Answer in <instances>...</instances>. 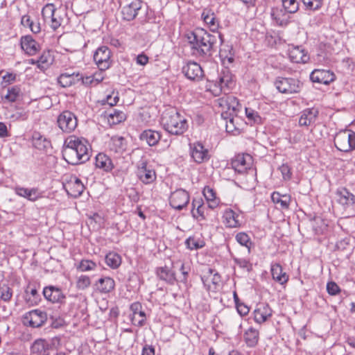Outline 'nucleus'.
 <instances>
[{"mask_svg":"<svg viewBox=\"0 0 355 355\" xmlns=\"http://www.w3.org/2000/svg\"><path fill=\"white\" fill-rule=\"evenodd\" d=\"M89 149V145L85 139L70 135L64 139L62 157L71 165L85 163L90 157Z\"/></svg>","mask_w":355,"mask_h":355,"instance_id":"f257e3e1","label":"nucleus"},{"mask_svg":"<svg viewBox=\"0 0 355 355\" xmlns=\"http://www.w3.org/2000/svg\"><path fill=\"white\" fill-rule=\"evenodd\" d=\"M220 35L211 34L203 28H196L188 36L189 43L192 45L193 54L198 56L208 57L212 51Z\"/></svg>","mask_w":355,"mask_h":355,"instance_id":"f03ea898","label":"nucleus"},{"mask_svg":"<svg viewBox=\"0 0 355 355\" xmlns=\"http://www.w3.org/2000/svg\"><path fill=\"white\" fill-rule=\"evenodd\" d=\"M161 123L168 132L175 135H182L188 128L185 117L172 107L166 108L163 112Z\"/></svg>","mask_w":355,"mask_h":355,"instance_id":"7ed1b4c3","label":"nucleus"},{"mask_svg":"<svg viewBox=\"0 0 355 355\" xmlns=\"http://www.w3.org/2000/svg\"><path fill=\"white\" fill-rule=\"evenodd\" d=\"M218 101L219 105L223 110L222 115H229L228 117H230V124L226 125V130L227 132H232L233 131V116L237 115V112L241 108V105L237 98L234 96L222 97L218 99Z\"/></svg>","mask_w":355,"mask_h":355,"instance_id":"20e7f679","label":"nucleus"},{"mask_svg":"<svg viewBox=\"0 0 355 355\" xmlns=\"http://www.w3.org/2000/svg\"><path fill=\"white\" fill-rule=\"evenodd\" d=\"M334 145L342 152L348 153L355 150V132L350 130H344L336 133Z\"/></svg>","mask_w":355,"mask_h":355,"instance_id":"39448f33","label":"nucleus"},{"mask_svg":"<svg viewBox=\"0 0 355 355\" xmlns=\"http://www.w3.org/2000/svg\"><path fill=\"white\" fill-rule=\"evenodd\" d=\"M275 85L279 92L288 94L298 93L301 89L300 81L291 78L279 77Z\"/></svg>","mask_w":355,"mask_h":355,"instance_id":"423d86ee","label":"nucleus"},{"mask_svg":"<svg viewBox=\"0 0 355 355\" xmlns=\"http://www.w3.org/2000/svg\"><path fill=\"white\" fill-rule=\"evenodd\" d=\"M57 123L62 132L71 133L76 128L78 125V119L73 113L70 111L65 110L58 115Z\"/></svg>","mask_w":355,"mask_h":355,"instance_id":"0eeeda50","label":"nucleus"},{"mask_svg":"<svg viewBox=\"0 0 355 355\" xmlns=\"http://www.w3.org/2000/svg\"><path fill=\"white\" fill-rule=\"evenodd\" d=\"M234 81L233 76L229 69H225L221 71L218 78V80L214 85V91L216 93H226L233 87Z\"/></svg>","mask_w":355,"mask_h":355,"instance_id":"6e6552de","label":"nucleus"},{"mask_svg":"<svg viewBox=\"0 0 355 355\" xmlns=\"http://www.w3.org/2000/svg\"><path fill=\"white\" fill-rule=\"evenodd\" d=\"M189 193L182 189H179L171 193L169 204L175 209L182 210L189 202Z\"/></svg>","mask_w":355,"mask_h":355,"instance_id":"1a4fd4ad","label":"nucleus"},{"mask_svg":"<svg viewBox=\"0 0 355 355\" xmlns=\"http://www.w3.org/2000/svg\"><path fill=\"white\" fill-rule=\"evenodd\" d=\"M111 51L105 46H100L94 55V60L98 69L102 71L107 69L111 64Z\"/></svg>","mask_w":355,"mask_h":355,"instance_id":"9d476101","label":"nucleus"},{"mask_svg":"<svg viewBox=\"0 0 355 355\" xmlns=\"http://www.w3.org/2000/svg\"><path fill=\"white\" fill-rule=\"evenodd\" d=\"M58 342V338L46 340L38 339L31 346V355H49L50 351L53 349L55 343Z\"/></svg>","mask_w":355,"mask_h":355,"instance_id":"9b49d317","label":"nucleus"},{"mask_svg":"<svg viewBox=\"0 0 355 355\" xmlns=\"http://www.w3.org/2000/svg\"><path fill=\"white\" fill-rule=\"evenodd\" d=\"M252 164V157L249 154H238L232 159V168L239 173H244L250 169Z\"/></svg>","mask_w":355,"mask_h":355,"instance_id":"f8f14e48","label":"nucleus"},{"mask_svg":"<svg viewBox=\"0 0 355 355\" xmlns=\"http://www.w3.org/2000/svg\"><path fill=\"white\" fill-rule=\"evenodd\" d=\"M28 141L31 143L33 148L41 152H47L52 148L51 141L37 131L33 132Z\"/></svg>","mask_w":355,"mask_h":355,"instance_id":"ddd939ff","label":"nucleus"},{"mask_svg":"<svg viewBox=\"0 0 355 355\" xmlns=\"http://www.w3.org/2000/svg\"><path fill=\"white\" fill-rule=\"evenodd\" d=\"M137 175L144 184H150L156 179L155 171L147 168V162L141 159L137 165Z\"/></svg>","mask_w":355,"mask_h":355,"instance_id":"4468645a","label":"nucleus"},{"mask_svg":"<svg viewBox=\"0 0 355 355\" xmlns=\"http://www.w3.org/2000/svg\"><path fill=\"white\" fill-rule=\"evenodd\" d=\"M43 295L52 303L62 304L66 298L61 289L53 286H46L43 289Z\"/></svg>","mask_w":355,"mask_h":355,"instance_id":"2eb2a0df","label":"nucleus"},{"mask_svg":"<svg viewBox=\"0 0 355 355\" xmlns=\"http://www.w3.org/2000/svg\"><path fill=\"white\" fill-rule=\"evenodd\" d=\"M336 195L338 202L345 209L351 208L355 204V196L346 188L341 187L336 190Z\"/></svg>","mask_w":355,"mask_h":355,"instance_id":"dca6fc26","label":"nucleus"},{"mask_svg":"<svg viewBox=\"0 0 355 355\" xmlns=\"http://www.w3.org/2000/svg\"><path fill=\"white\" fill-rule=\"evenodd\" d=\"M310 78L313 83L328 85L334 80L335 74L329 70L315 69L311 72Z\"/></svg>","mask_w":355,"mask_h":355,"instance_id":"f3484780","label":"nucleus"},{"mask_svg":"<svg viewBox=\"0 0 355 355\" xmlns=\"http://www.w3.org/2000/svg\"><path fill=\"white\" fill-rule=\"evenodd\" d=\"M288 56L291 61L295 63H306L309 60L307 52L301 46H290Z\"/></svg>","mask_w":355,"mask_h":355,"instance_id":"a211bd4d","label":"nucleus"},{"mask_svg":"<svg viewBox=\"0 0 355 355\" xmlns=\"http://www.w3.org/2000/svg\"><path fill=\"white\" fill-rule=\"evenodd\" d=\"M141 6V1L134 0L130 3L123 7L121 11L123 19L127 21L133 20L137 16Z\"/></svg>","mask_w":355,"mask_h":355,"instance_id":"6ab92c4d","label":"nucleus"},{"mask_svg":"<svg viewBox=\"0 0 355 355\" xmlns=\"http://www.w3.org/2000/svg\"><path fill=\"white\" fill-rule=\"evenodd\" d=\"M191 155L193 160L198 164L209 159L208 150L200 143L191 145Z\"/></svg>","mask_w":355,"mask_h":355,"instance_id":"aec40b11","label":"nucleus"},{"mask_svg":"<svg viewBox=\"0 0 355 355\" xmlns=\"http://www.w3.org/2000/svg\"><path fill=\"white\" fill-rule=\"evenodd\" d=\"M182 71L185 76L193 80H199L203 76V71L196 62H189L183 67Z\"/></svg>","mask_w":355,"mask_h":355,"instance_id":"412c9836","label":"nucleus"},{"mask_svg":"<svg viewBox=\"0 0 355 355\" xmlns=\"http://www.w3.org/2000/svg\"><path fill=\"white\" fill-rule=\"evenodd\" d=\"M24 319L31 327H39L45 322L46 315L39 310H33L26 313Z\"/></svg>","mask_w":355,"mask_h":355,"instance_id":"4be33fe9","label":"nucleus"},{"mask_svg":"<svg viewBox=\"0 0 355 355\" xmlns=\"http://www.w3.org/2000/svg\"><path fill=\"white\" fill-rule=\"evenodd\" d=\"M130 310L132 312L131 320L133 324L143 326L146 320V314L142 311V306L139 302H134L130 305Z\"/></svg>","mask_w":355,"mask_h":355,"instance_id":"5701e85b","label":"nucleus"},{"mask_svg":"<svg viewBox=\"0 0 355 355\" xmlns=\"http://www.w3.org/2000/svg\"><path fill=\"white\" fill-rule=\"evenodd\" d=\"M65 189L68 195L77 198L79 197L84 191L85 187L82 182L76 178L71 180L65 186Z\"/></svg>","mask_w":355,"mask_h":355,"instance_id":"b1692460","label":"nucleus"},{"mask_svg":"<svg viewBox=\"0 0 355 355\" xmlns=\"http://www.w3.org/2000/svg\"><path fill=\"white\" fill-rule=\"evenodd\" d=\"M270 272L272 279L281 285L286 284L288 281V275L286 272H283V268L279 263H272L271 265Z\"/></svg>","mask_w":355,"mask_h":355,"instance_id":"393cba45","label":"nucleus"},{"mask_svg":"<svg viewBox=\"0 0 355 355\" xmlns=\"http://www.w3.org/2000/svg\"><path fill=\"white\" fill-rule=\"evenodd\" d=\"M202 281L208 289L211 288V286H216L220 282V276L211 268H207L201 277Z\"/></svg>","mask_w":355,"mask_h":355,"instance_id":"a878e982","label":"nucleus"},{"mask_svg":"<svg viewBox=\"0 0 355 355\" xmlns=\"http://www.w3.org/2000/svg\"><path fill=\"white\" fill-rule=\"evenodd\" d=\"M40 50V45L31 35L24 36V51L28 55H35Z\"/></svg>","mask_w":355,"mask_h":355,"instance_id":"bb28decb","label":"nucleus"},{"mask_svg":"<svg viewBox=\"0 0 355 355\" xmlns=\"http://www.w3.org/2000/svg\"><path fill=\"white\" fill-rule=\"evenodd\" d=\"M272 201L279 205L282 209H288L291 200V197L288 194H281L278 191H274L271 195Z\"/></svg>","mask_w":355,"mask_h":355,"instance_id":"cd10ccee","label":"nucleus"},{"mask_svg":"<svg viewBox=\"0 0 355 355\" xmlns=\"http://www.w3.org/2000/svg\"><path fill=\"white\" fill-rule=\"evenodd\" d=\"M157 275L160 279L170 284H173L175 282L177 281L174 271L167 266L158 268L157 269Z\"/></svg>","mask_w":355,"mask_h":355,"instance_id":"c85d7f7f","label":"nucleus"},{"mask_svg":"<svg viewBox=\"0 0 355 355\" xmlns=\"http://www.w3.org/2000/svg\"><path fill=\"white\" fill-rule=\"evenodd\" d=\"M272 311L268 305L261 304L254 311V318L257 323H263L271 316Z\"/></svg>","mask_w":355,"mask_h":355,"instance_id":"c756f323","label":"nucleus"},{"mask_svg":"<svg viewBox=\"0 0 355 355\" xmlns=\"http://www.w3.org/2000/svg\"><path fill=\"white\" fill-rule=\"evenodd\" d=\"M142 141L146 142L150 146H155L161 138L160 134L152 130H144L139 137Z\"/></svg>","mask_w":355,"mask_h":355,"instance_id":"7c9ffc66","label":"nucleus"},{"mask_svg":"<svg viewBox=\"0 0 355 355\" xmlns=\"http://www.w3.org/2000/svg\"><path fill=\"white\" fill-rule=\"evenodd\" d=\"M96 166L103 171L108 172L114 168V164L111 159L104 153H98L96 156Z\"/></svg>","mask_w":355,"mask_h":355,"instance_id":"2f4dec72","label":"nucleus"},{"mask_svg":"<svg viewBox=\"0 0 355 355\" xmlns=\"http://www.w3.org/2000/svg\"><path fill=\"white\" fill-rule=\"evenodd\" d=\"M239 214L232 209H227L224 212L223 218L225 225L228 227L234 228L241 226V222L239 219Z\"/></svg>","mask_w":355,"mask_h":355,"instance_id":"473e14b6","label":"nucleus"},{"mask_svg":"<svg viewBox=\"0 0 355 355\" xmlns=\"http://www.w3.org/2000/svg\"><path fill=\"white\" fill-rule=\"evenodd\" d=\"M318 113V112L314 109L305 110L299 119V124L302 126L310 125L315 122Z\"/></svg>","mask_w":355,"mask_h":355,"instance_id":"72a5a7b5","label":"nucleus"},{"mask_svg":"<svg viewBox=\"0 0 355 355\" xmlns=\"http://www.w3.org/2000/svg\"><path fill=\"white\" fill-rule=\"evenodd\" d=\"M115 283L113 279L109 277L101 278L96 283V289L103 293H107L112 291Z\"/></svg>","mask_w":355,"mask_h":355,"instance_id":"f704fd0d","label":"nucleus"},{"mask_svg":"<svg viewBox=\"0 0 355 355\" xmlns=\"http://www.w3.org/2000/svg\"><path fill=\"white\" fill-rule=\"evenodd\" d=\"M259 339V331L252 327L249 328L244 333V340L249 347H254L257 345Z\"/></svg>","mask_w":355,"mask_h":355,"instance_id":"c9c22d12","label":"nucleus"},{"mask_svg":"<svg viewBox=\"0 0 355 355\" xmlns=\"http://www.w3.org/2000/svg\"><path fill=\"white\" fill-rule=\"evenodd\" d=\"M108 123L110 125H116L122 121H125L126 119L125 114L117 110H110L109 112H105Z\"/></svg>","mask_w":355,"mask_h":355,"instance_id":"e433bc0d","label":"nucleus"},{"mask_svg":"<svg viewBox=\"0 0 355 355\" xmlns=\"http://www.w3.org/2000/svg\"><path fill=\"white\" fill-rule=\"evenodd\" d=\"M191 214L194 218L198 221L205 219V207L200 200H193L192 201Z\"/></svg>","mask_w":355,"mask_h":355,"instance_id":"4c0bfd02","label":"nucleus"},{"mask_svg":"<svg viewBox=\"0 0 355 355\" xmlns=\"http://www.w3.org/2000/svg\"><path fill=\"white\" fill-rule=\"evenodd\" d=\"M203 21L209 26L212 31H215L218 27V21L216 16L210 10H204L202 13Z\"/></svg>","mask_w":355,"mask_h":355,"instance_id":"58836bf2","label":"nucleus"},{"mask_svg":"<svg viewBox=\"0 0 355 355\" xmlns=\"http://www.w3.org/2000/svg\"><path fill=\"white\" fill-rule=\"evenodd\" d=\"M53 55L50 51H44L37 60V67L41 70H44L53 63Z\"/></svg>","mask_w":355,"mask_h":355,"instance_id":"ea45409f","label":"nucleus"},{"mask_svg":"<svg viewBox=\"0 0 355 355\" xmlns=\"http://www.w3.org/2000/svg\"><path fill=\"white\" fill-rule=\"evenodd\" d=\"M203 194L209 208L214 209L218 206V200L216 199V193L212 189L209 187L205 188Z\"/></svg>","mask_w":355,"mask_h":355,"instance_id":"a19ab883","label":"nucleus"},{"mask_svg":"<svg viewBox=\"0 0 355 355\" xmlns=\"http://www.w3.org/2000/svg\"><path fill=\"white\" fill-rule=\"evenodd\" d=\"M105 262L108 266L115 269L121 265V258L117 253L109 252L105 256Z\"/></svg>","mask_w":355,"mask_h":355,"instance_id":"79ce46f5","label":"nucleus"},{"mask_svg":"<svg viewBox=\"0 0 355 355\" xmlns=\"http://www.w3.org/2000/svg\"><path fill=\"white\" fill-rule=\"evenodd\" d=\"M42 196V193L37 188L24 189V198L31 201H35Z\"/></svg>","mask_w":355,"mask_h":355,"instance_id":"37998d69","label":"nucleus"},{"mask_svg":"<svg viewBox=\"0 0 355 355\" xmlns=\"http://www.w3.org/2000/svg\"><path fill=\"white\" fill-rule=\"evenodd\" d=\"M96 266V263L93 261L89 259H83L77 265L76 268L80 272H87L94 270Z\"/></svg>","mask_w":355,"mask_h":355,"instance_id":"c03bdc74","label":"nucleus"},{"mask_svg":"<svg viewBox=\"0 0 355 355\" xmlns=\"http://www.w3.org/2000/svg\"><path fill=\"white\" fill-rule=\"evenodd\" d=\"M58 83L63 87H69L75 83L76 78L74 73H62L58 78Z\"/></svg>","mask_w":355,"mask_h":355,"instance_id":"a18cd8bd","label":"nucleus"},{"mask_svg":"<svg viewBox=\"0 0 355 355\" xmlns=\"http://www.w3.org/2000/svg\"><path fill=\"white\" fill-rule=\"evenodd\" d=\"M28 290L26 291V302L29 306H34L38 303L40 301V295L37 293V291L36 288H31L30 290V295L28 294Z\"/></svg>","mask_w":355,"mask_h":355,"instance_id":"49530a36","label":"nucleus"},{"mask_svg":"<svg viewBox=\"0 0 355 355\" xmlns=\"http://www.w3.org/2000/svg\"><path fill=\"white\" fill-rule=\"evenodd\" d=\"M123 138L121 137H114L112 138L110 148L111 150L115 153L121 152L123 150Z\"/></svg>","mask_w":355,"mask_h":355,"instance_id":"de8ad7c7","label":"nucleus"},{"mask_svg":"<svg viewBox=\"0 0 355 355\" xmlns=\"http://www.w3.org/2000/svg\"><path fill=\"white\" fill-rule=\"evenodd\" d=\"M236 241L240 243L241 245L246 247L250 252L252 241L250 240V236L245 232H239L236 235Z\"/></svg>","mask_w":355,"mask_h":355,"instance_id":"09e8293b","label":"nucleus"},{"mask_svg":"<svg viewBox=\"0 0 355 355\" xmlns=\"http://www.w3.org/2000/svg\"><path fill=\"white\" fill-rule=\"evenodd\" d=\"M20 92L21 89L19 87L15 86L11 88H8L7 94L4 96V98L8 102H14L16 101L17 97L19 96Z\"/></svg>","mask_w":355,"mask_h":355,"instance_id":"8fccbe9b","label":"nucleus"},{"mask_svg":"<svg viewBox=\"0 0 355 355\" xmlns=\"http://www.w3.org/2000/svg\"><path fill=\"white\" fill-rule=\"evenodd\" d=\"M285 10L289 13H295L299 9L297 0H282Z\"/></svg>","mask_w":355,"mask_h":355,"instance_id":"3c124183","label":"nucleus"},{"mask_svg":"<svg viewBox=\"0 0 355 355\" xmlns=\"http://www.w3.org/2000/svg\"><path fill=\"white\" fill-rule=\"evenodd\" d=\"M187 248L190 250H198L202 248L205 243L202 241L196 239L194 237H189L185 242Z\"/></svg>","mask_w":355,"mask_h":355,"instance_id":"603ef678","label":"nucleus"},{"mask_svg":"<svg viewBox=\"0 0 355 355\" xmlns=\"http://www.w3.org/2000/svg\"><path fill=\"white\" fill-rule=\"evenodd\" d=\"M57 10L53 4L46 5L42 10V15L44 19L47 22L49 19L56 12Z\"/></svg>","mask_w":355,"mask_h":355,"instance_id":"864d4df0","label":"nucleus"},{"mask_svg":"<svg viewBox=\"0 0 355 355\" xmlns=\"http://www.w3.org/2000/svg\"><path fill=\"white\" fill-rule=\"evenodd\" d=\"M62 17L58 11L49 19L48 23L54 31L57 30L62 24Z\"/></svg>","mask_w":355,"mask_h":355,"instance_id":"5fc2aeb1","label":"nucleus"},{"mask_svg":"<svg viewBox=\"0 0 355 355\" xmlns=\"http://www.w3.org/2000/svg\"><path fill=\"white\" fill-rule=\"evenodd\" d=\"M91 284L90 278L87 275H81L78 277L76 282V287L80 290H85Z\"/></svg>","mask_w":355,"mask_h":355,"instance_id":"6e6d98bb","label":"nucleus"},{"mask_svg":"<svg viewBox=\"0 0 355 355\" xmlns=\"http://www.w3.org/2000/svg\"><path fill=\"white\" fill-rule=\"evenodd\" d=\"M11 289L6 284L0 286V299L4 302L8 301L12 297Z\"/></svg>","mask_w":355,"mask_h":355,"instance_id":"4d7b16f0","label":"nucleus"},{"mask_svg":"<svg viewBox=\"0 0 355 355\" xmlns=\"http://www.w3.org/2000/svg\"><path fill=\"white\" fill-rule=\"evenodd\" d=\"M307 8L313 10L320 9L322 4L323 0H302Z\"/></svg>","mask_w":355,"mask_h":355,"instance_id":"13d9d810","label":"nucleus"},{"mask_svg":"<svg viewBox=\"0 0 355 355\" xmlns=\"http://www.w3.org/2000/svg\"><path fill=\"white\" fill-rule=\"evenodd\" d=\"M26 19V25L28 26L30 30L33 33H38L41 31L40 24L38 22H35L31 19L30 16H24V19Z\"/></svg>","mask_w":355,"mask_h":355,"instance_id":"bf43d9fd","label":"nucleus"},{"mask_svg":"<svg viewBox=\"0 0 355 355\" xmlns=\"http://www.w3.org/2000/svg\"><path fill=\"white\" fill-rule=\"evenodd\" d=\"M234 262L241 268L245 269L248 272H250L252 269V263L245 259H234Z\"/></svg>","mask_w":355,"mask_h":355,"instance_id":"052dcab7","label":"nucleus"},{"mask_svg":"<svg viewBox=\"0 0 355 355\" xmlns=\"http://www.w3.org/2000/svg\"><path fill=\"white\" fill-rule=\"evenodd\" d=\"M279 171L282 175V178L284 180H289L291 178L292 173L291 171V168L288 164H282L279 167Z\"/></svg>","mask_w":355,"mask_h":355,"instance_id":"680f3d73","label":"nucleus"},{"mask_svg":"<svg viewBox=\"0 0 355 355\" xmlns=\"http://www.w3.org/2000/svg\"><path fill=\"white\" fill-rule=\"evenodd\" d=\"M327 291L331 295H335L340 292L339 286L334 282H330L327 285Z\"/></svg>","mask_w":355,"mask_h":355,"instance_id":"e2e57ef3","label":"nucleus"},{"mask_svg":"<svg viewBox=\"0 0 355 355\" xmlns=\"http://www.w3.org/2000/svg\"><path fill=\"white\" fill-rule=\"evenodd\" d=\"M245 113L247 117L254 122H257L260 119L257 113L250 108H245Z\"/></svg>","mask_w":355,"mask_h":355,"instance_id":"0e129e2a","label":"nucleus"},{"mask_svg":"<svg viewBox=\"0 0 355 355\" xmlns=\"http://www.w3.org/2000/svg\"><path fill=\"white\" fill-rule=\"evenodd\" d=\"M180 270L182 273V277H180V281L185 282L187 279V276L190 268L189 267H186L184 263H182L180 266Z\"/></svg>","mask_w":355,"mask_h":355,"instance_id":"69168bd1","label":"nucleus"},{"mask_svg":"<svg viewBox=\"0 0 355 355\" xmlns=\"http://www.w3.org/2000/svg\"><path fill=\"white\" fill-rule=\"evenodd\" d=\"M148 60L149 58L146 55L141 53L137 56L136 62L139 65L145 66L148 62Z\"/></svg>","mask_w":355,"mask_h":355,"instance_id":"338daca9","label":"nucleus"},{"mask_svg":"<svg viewBox=\"0 0 355 355\" xmlns=\"http://www.w3.org/2000/svg\"><path fill=\"white\" fill-rule=\"evenodd\" d=\"M142 355H155V349L151 345H145L142 350Z\"/></svg>","mask_w":355,"mask_h":355,"instance_id":"774afa93","label":"nucleus"}]
</instances>
